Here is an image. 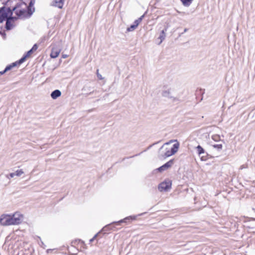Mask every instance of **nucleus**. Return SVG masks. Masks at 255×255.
I'll list each match as a JSON object with an SVG mask.
<instances>
[{
	"instance_id": "obj_1",
	"label": "nucleus",
	"mask_w": 255,
	"mask_h": 255,
	"mask_svg": "<svg viewBox=\"0 0 255 255\" xmlns=\"http://www.w3.org/2000/svg\"><path fill=\"white\" fill-rule=\"evenodd\" d=\"M22 215L14 214L12 216L2 215L0 217V223L3 226L18 225L21 223Z\"/></svg>"
},
{
	"instance_id": "obj_2",
	"label": "nucleus",
	"mask_w": 255,
	"mask_h": 255,
	"mask_svg": "<svg viewBox=\"0 0 255 255\" xmlns=\"http://www.w3.org/2000/svg\"><path fill=\"white\" fill-rule=\"evenodd\" d=\"M135 216H130L126 217L124 219L121 220L119 221L113 222L112 223L105 226L100 232H101V233L104 232V233H103V234H106L107 233H106V232L114 229V228H115V225L120 226L121 225V223H122L129 222L131 220H135Z\"/></svg>"
},
{
	"instance_id": "obj_3",
	"label": "nucleus",
	"mask_w": 255,
	"mask_h": 255,
	"mask_svg": "<svg viewBox=\"0 0 255 255\" xmlns=\"http://www.w3.org/2000/svg\"><path fill=\"white\" fill-rule=\"evenodd\" d=\"M179 147V143L178 142L174 143L170 150H167L164 154H159L158 158L160 159H164L174 154L177 152Z\"/></svg>"
},
{
	"instance_id": "obj_4",
	"label": "nucleus",
	"mask_w": 255,
	"mask_h": 255,
	"mask_svg": "<svg viewBox=\"0 0 255 255\" xmlns=\"http://www.w3.org/2000/svg\"><path fill=\"white\" fill-rule=\"evenodd\" d=\"M35 10L34 7H33V10H31L30 8L25 9H21L18 10H16L15 12V13L17 16L18 17H19L21 16H24L26 17H29L34 12Z\"/></svg>"
},
{
	"instance_id": "obj_5",
	"label": "nucleus",
	"mask_w": 255,
	"mask_h": 255,
	"mask_svg": "<svg viewBox=\"0 0 255 255\" xmlns=\"http://www.w3.org/2000/svg\"><path fill=\"white\" fill-rule=\"evenodd\" d=\"M196 149L199 156H201L202 154H205V156H201V160L202 161H206L209 158H211V156H210L207 152H206L205 149L201 145H198L197 146H196Z\"/></svg>"
},
{
	"instance_id": "obj_6",
	"label": "nucleus",
	"mask_w": 255,
	"mask_h": 255,
	"mask_svg": "<svg viewBox=\"0 0 255 255\" xmlns=\"http://www.w3.org/2000/svg\"><path fill=\"white\" fill-rule=\"evenodd\" d=\"M172 183L170 180L164 181L158 185V189L160 192L167 191L171 188Z\"/></svg>"
},
{
	"instance_id": "obj_7",
	"label": "nucleus",
	"mask_w": 255,
	"mask_h": 255,
	"mask_svg": "<svg viewBox=\"0 0 255 255\" xmlns=\"http://www.w3.org/2000/svg\"><path fill=\"white\" fill-rule=\"evenodd\" d=\"M174 159H172L169 160L168 162L161 166L160 167H158L156 169V170H157L159 172H162L169 168L171 167L172 165L174 164Z\"/></svg>"
},
{
	"instance_id": "obj_8",
	"label": "nucleus",
	"mask_w": 255,
	"mask_h": 255,
	"mask_svg": "<svg viewBox=\"0 0 255 255\" xmlns=\"http://www.w3.org/2000/svg\"><path fill=\"white\" fill-rule=\"evenodd\" d=\"M161 95L163 97L168 98L172 100L173 102H176L179 101L178 99L171 96V93L170 90H164L162 91Z\"/></svg>"
},
{
	"instance_id": "obj_9",
	"label": "nucleus",
	"mask_w": 255,
	"mask_h": 255,
	"mask_svg": "<svg viewBox=\"0 0 255 255\" xmlns=\"http://www.w3.org/2000/svg\"><path fill=\"white\" fill-rule=\"evenodd\" d=\"M7 17V12H6L5 6L0 8V23H2Z\"/></svg>"
},
{
	"instance_id": "obj_10",
	"label": "nucleus",
	"mask_w": 255,
	"mask_h": 255,
	"mask_svg": "<svg viewBox=\"0 0 255 255\" xmlns=\"http://www.w3.org/2000/svg\"><path fill=\"white\" fill-rule=\"evenodd\" d=\"M65 0H54L51 5L59 8H62Z\"/></svg>"
},
{
	"instance_id": "obj_11",
	"label": "nucleus",
	"mask_w": 255,
	"mask_h": 255,
	"mask_svg": "<svg viewBox=\"0 0 255 255\" xmlns=\"http://www.w3.org/2000/svg\"><path fill=\"white\" fill-rule=\"evenodd\" d=\"M167 31V28L165 27L164 29L161 30L159 36L158 37V39H160V41L158 43V45H160L163 40H164L165 37H166V34L165 32Z\"/></svg>"
},
{
	"instance_id": "obj_12",
	"label": "nucleus",
	"mask_w": 255,
	"mask_h": 255,
	"mask_svg": "<svg viewBox=\"0 0 255 255\" xmlns=\"http://www.w3.org/2000/svg\"><path fill=\"white\" fill-rule=\"evenodd\" d=\"M61 95V92L59 90H55L51 93V97L54 99L55 100L57 98L59 97Z\"/></svg>"
},
{
	"instance_id": "obj_13",
	"label": "nucleus",
	"mask_w": 255,
	"mask_h": 255,
	"mask_svg": "<svg viewBox=\"0 0 255 255\" xmlns=\"http://www.w3.org/2000/svg\"><path fill=\"white\" fill-rule=\"evenodd\" d=\"M60 52V50L58 49H52L51 54H50V57L52 58H55L58 56L59 55V53Z\"/></svg>"
},
{
	"instance_id": "obj_14",
	"label": "nucleus",
	"mask_w": 255,
	"mask_h": 255,
	"mask_svg": "<svg viewBox=\"0 0 255 255\" xmlns=\"http://www.w3.org/2000/svg\"><path fill=\"white\" fill-rule=\"evenodd\" d=\"M38 48V45L37 44H34L32 47L28 50L25 54L28 57L34 51H36Z\"/></svg>"
},
{
	"instance_id": "obj_15",
	"label": "nucleus",
	"mask_w": 255,
	"mask_h": 255,
	"mask_svg": "<svg viewBox=\"0 0 255 255\" xmlns=\"http://www.w3.org/2000/svg\"><path fill=\"white\" fill-rule=\"evenodd\" d=\"M14 26L12 22L10 21V19H7L6 20L5 28L6 30H11Z\"/></svg>"
},
{
	"instance_id": "obj_16",
	"label": "nucleus",
	"mask_w": 255,
	"mask_h": 255,
	"mask_svg": "<svg viewBox=\"0 0 255 255\" xmlns=\"http://www.w3.org/2000/svg\"><path fill=\"white\" fill-rule=\"evenodd\" d=\"M27 58H28L27 56H26V54H24L19 60L14 62V63H15L16 66L17 65H20L23 63L26 60Z\"/></svg>"
},
{
	"instance_id": "obj_17",
	"label": "nucleus",
	"mask_w": 255,
	"mask_h": 255,
	"mask_svg": "<svg viewBox=\"0 0 255 255\" xmlns=\"http://www.w3.org/2000/svg\"><path fill=\"white\" fill-rule=\"evenodd\" d=\"M180 1L182 2L183 5L185 6H189L193 0H180Z\"/></svg>"
},
{
	"instance_id": "obj_18",
	"label": "nucleus",
	"mask_w": 255,
	"mask_h": 255,
	"mask_svg": "<svg viewBox=\"0 0 255 255\" xmlns=\"http://www.w3.org/2000/svg\"><path fill=\"white\" fill-rule=\"evenodd\" d=\"M16 64L14 62L12 63L11 64L7 65L5 68V71L7 72L8 71L10 70L12 68L15 67Z\"/></svg>"
},
{
	"instance_id": "obj_19",
	"label": "nucleus",
	"mask_w": 255,
	"mask_h": 255,
	"mask_svg": "<svg viewBox=\"0 0 255 255\" xmlns=\"http://www.w3.org/2000/svg\"><path fill=\"white\" fill-rule=\"evenodd\" d=\"M144 14L141 15L140 17H139L138 19H136L134 22H133V24H135L136 26H138V25H139V24L140 23V22L141 21V20H142L143 18L144 17Z\"/></svg>"
},
{
	"instance_id": "obj_20",
	"label": "nucleus",
	"mask_w": 255,
	"mask_h": 255,
	"mask_svg": "<svg viewBox=\"0 0 255 255\" xmlns=\"http://www.w3.org/2000/svg\"><path fill=\"white\" fill-rule=\"evenodd\" d=\"M137 26L133 23L131 24L129 27L127 29V31L128 32L133 31Z\"/></svg>"
},
{
	"instance_id": "obj_21",
	"label": "nucleus",
	"mask_w": 255,
	"mask_h": 255,
	"mask_svg": "<svg viewBox=\"0 0 255 255\" xmlns=\"http://www.w3.org/2000/svg\"><path fill=\"white\" fill-rule=\"evenodd\" d=\"M35 2V0H30L28 6L27 7V8H30L31 10H33V8L32 7L33 6Z\"/></svg>"
},
{
	"instance_id": "obj_22",
	"label": "nucleus",
	"mask_w": 255,
	"mask_h": 255,
	"mask_svg": "<svg viewBox=\"0 0 255 255\" xmlns=\"http://www.w3.org/2000/svg\"><path fill=\"white\" fill-rule=\"evenodd\" d=\"M14 173H15V175L20 176L24 172L22 169H20L16 170Z\"/></svg>"
},
{
	"instance_id": "obj_23",
	"label": "nucleus",
	"mask_w": 255,
	"mask_h": 255,
	"mask_svg": "<svg viewBox=\"0 0 255 255\" xmlns=\"http://www.w3.org/2000/svg\"><path fill=\"white\" fill-rule=\"evenodd\" d=\"M214 148H216L218 150H221L222 148V144H216L213 145Z\"/></svg>"
},
{
	"instance_id": "obj_24",
	"label": "nucleus",
	"mask_w": 255,
	"mask_h": 255,
	"mask_svg": "<svg viewBox=\"0 0 255 255\" xmlns=\"http://www.w3.org/2000/svg\"><path fill=\"white\" fill-rule=\"evenodd\" d=\"M18 17L12 16V15H10V17L7 18V19H10V21L11 22H13L16 20L18 19Z\"/></svg>"
},
{
	"instance_id": "obj_25",
	"label": "nucleus",
	"mask_w": 255,
	"mask_h": 255,
	"mask_svg": "<svg viewBox=\"0 0 255 255\" xmlns=\"http://www.w3.org/2000/svg\"><path fill=\"white\" fill-rule=\"evenodd\" d=\"M220 138V137L218 135H214L212 136V139L216 141H218Z\"/></svg>"
},
{
	"instance_id": "obj_26",
	"label": "nucleus",
	"mask_w": 255,
	"mask_h": 255,
	"mask_svg": "<svg viewBox=\"0 0 255 255\" xmlns=\"http://www.w3.org/2000/svg\"><path fill=\"white\" fill-rule=\"evenodd\" d=\"M160 142V140L158 141H157V142H154V143H152V144H150V145H149V146L147 147V148L146 150H148V149H150V148H151L153 145H155V144H158V143H159Z\"/></svg>"
},
{
	"instance_id": "obj_27",
	"label": "nucleus",
	"mask_w": 255,
	"mask_h": 255,
	"mask_svg": "<svg viewBox=\"0 0 255 255\" xmlns=\"http://www.w3.org/2000/svg\"><path fill=\"white\" fill-rule=\"evenodd\" d=\"M5 10L6 12H7V15L8 14H10V15H12V12L10 7H7L6 9H5Z\"/></svg>"
},
{
	"instance_id": "obj_28",
	"label": "nucleus",
	"mask_w": 255,
	"mask_h": 255,
	"mask_svg": "<svg viewBox=\"0 0 255 255\" xmlns=\"http://www.w3.org/2000/svg\"><path fill=\"white\" fill-rule=\"evenodd\" d=\"M15 175V173L14 172L10 173L9 175H6L7 178L9 179L10 178H13Z\"/></svg>"
},
{
	"instance_id": "obj_29",
	"label": "nucleus",
	"mask_w": 255,
	"mask_h": 255,
	"mask_svg": "<svg viewBox=\"0 0 255 255\" xmlns=\"http://www.w3.org/2000/svg\"><path fill=\"white\" fill-rule=\"evenodd\" d=\"M102 233H101V232H98V233H97L96 235H95V236L93 237V240H95L98 237H99V236H100V235L102 234Z\"/></svg>"
},
{
	"instance_id": "obj_30",
	"label": "nucleus",
	"mask_w": 255,
	"mask_h": 255,
	"mask_svg": "<svg viewBox=\"0 0 255 255\" xmlns=\"http://www.w3.org/2000/svg\"><path fill=\"white\" fill-rule=\"evenodd\" d=\"M102 233H101V232H98V233H97L96 235H95V236L93 237V240H95L98 237H99V236H100V235L102 234Z\"/></svg>"
},
{
	"instance_id": "obj_31",
	"label": "nucleus",
	"mask_w": 255,
	"mask_h": 255,
	"mask_svg": "<svg viewBox=\"0 0 255 255\" xmlns=\"http://www.w3.org/2000/svg\"><path fill=\"white\" fill-rule=\"evenodd\" d=\"M98 71H99V70L98 69L97 70V77L99 79L102 80L103 79V78L102 77V76L98 73Z\"/></svg>"
},
{
	"instance_id": "obj_32",
	"label": "nucleus",
	"mask_w": 255,
	"mask_h": 255,
	"mask_svg": "<svg viewBox=\"0 0 255 255\" xmlns=\"http://www.w3.org/2000/svg\"><path fill=\"white\" fill-rule=\"evenodd\" d=\"M172 142V140H170V141L169 142H166L165 143H164L159 149V151L158 152L159 153V152L160 151V150L163 148V146H164V145L165 144H169L170 142Z\"/></svg>"
},
{
	"instance_id": "obj_33",
	"label": "nucleus",
	"mask_w": 255,
	"mask_h": 255,
	"mask_svg": "<svg viewBox=\"0 0 255 255\" xmlns=\"http://www.w3.org/2000/svg\"><path fill=\"white\" fill-rule=\"evenodd\" d=\"M41 244L40 245L41 247H42L43 249H45L46 245L43 243V242L42 241H40Z\"/></svg>"
},
{
	"instance_id": "obj_34",
	"label": "nucleus",
	"mask_w": 255,
	"mask_h": 255,
	"mask_svg": "<svg viewBox=\"0 0 255 255\" xmlns=\"http://www.w3.org/2000/svg\"><path fill=\"white\" fill-rule=\"evenodd\" d=\"M17 8V6H15L14 7H13L12 8H11L12 13L13 12V11H15Z\"/></svg>"
},
{
	"instance_id": "obj_35",
	"label": "nucleus",
	"mask_w": 255,
	"mask_h": 255,
	"mask_svg": "<svg viewBox=\"0 0 255 255\" xmlns=\"http://www.w3.org/2000/svg\"><path fill=\"white\" fill-rule=\"evenodd\" d=\"M247 168V166H246L245 165H242L240 166V169L242 170L244 168Z\"/></svg>"
},
{
	"instance_id": "obj_36",
	"label": "nucleus",
	"mask_w": 255,
	"mask_h": 255,
	"mask_svg": "<svg viewBox=\"0 0 255 255\" xmlns=\"http://www.w3.org/2000/svg\"><path fill=\"white\" fill-rule=\"evenodd\" d=\"M6 72V71H5V69H4L3 71H0V75H3L5 74Z\"/></svg>"
},
{
	"instance_id": "obj_37",
	"label": "nucleus",
	"mask_w": 255,
	"mask_h": 255,
	"mask_svg": "<svg viewBox=\"0 0 255 255\" xmlns=\"http://www.w3.org/2000/svg\"><path fill=\"white\" fill-rule=\"evenodd\" d=\"M15 6H17V8H19L20 6V4L19 3H17Z\"/></svg>"
},
{
	"instance_id": "obj_38",
	"label": "nucleus",
	"mask_w": 255,
	"mask_h": 255,
	"mask_svg": "<svg viewBox=\"0 0 255 255\" xmlns=\"http://www.w3.org/2000/svg\"><path fill=\"white\" fill-rule=\"evenodd\" d=\"M67 55H62V57H63V58H66V57H67Z\"/></svg>"
},
{
	"instance_id": "obj_39",
	"label": "nucleus",
	"mask_w": 255,
	"mask_h": 255,
	"mask_svg": "<svg viewBox=\"0 0 255 255\" xmlns=\"http://www.w3.org/2000/svg\"><path fill=\"white\" fill-rule=\"evenodd\" d=\"M52 251V250H51V249H48V250H47V253H49V252H50V251Z\"/></svg>"
},
{
	"instance_id": "obj_40",
	"label": "nucleus",
	"mask_w": 255,
	"mask_h": 255,
	"mask_svg": "<svg viewBox=\"0 0 255 255\" xmlns=\"http://www.w3.org/2000/svg\"><path fill=\"white\" fill-rule=\"evenodd\" d=\"M94 240H93V238H92L90 240V242L91 243L92 242H93Z\"/></svg>"
},
{
	"instance_id": "obj_41",
	"label": "nucleus",
	"mask_w": 255,
	"mask_h": 255,
	"mask_svg": "<svg viewBox=\"0 0 255 255\" xmlns=\"http://www.w3.org/2000/svg\"><path fill=\"white\" fill-rule=\"evenodd\" d=\"M187 30H188V29L185 28L184 30V32H186Z\"/></svg>"
},
{
	"instance_id": "obj_42",
	"label": "nucleus",
	"mask_w": 255,
	"mask_h": 255,
	"mask_svg": "<svg viewBox=\"0 0 255 255\" xmlns=\"http://www.w3.org/2000/svg\"><path fill=\"white\" fill-rule=\"evenodd\" d=\"M140 154V153H139V154H135V155L132 156V157L137 156V155H139ZM131 157H132V156Z\"/></svg>"
},
{
	"instance_id": "obj_43",
	"label": "nucleus",
	"mask_w": 255,
	"mask_h": 255,
	"mask_svg": "<svg viewBox=\"0 0 255 255\" xmlns=\"http://www.w3.org/2000/svg\"><path fill=\"white\" fill-rule=\"evenodd\" d=\"M205 154H202V155H201V156H200L201 157V156H205Z\"/></svg>"
},
{
	"instance_id": "obj_44",
	"label": "nucleus",
	"mask_w": 255,
	"mask_h": 255,
	"mask_svg": "<svg viewBox=\"0 0 255 255\" xmlns=\"http://www.w3.org/2000/svg\"><path fill=\"white\" fill-rule=\"evenodd\" d=\"M93 110V109H91V110H89V112L92 111Z\"/></svg>"
},
{
	"instance_id": "obj_45",
	"label": "nucleus",
	"mask_w": 255,
	"mask_h": 255,
	"mask_svg": "<svg viewBox=\"0 0 255 255\" xmlns=\"http://www.w3.org/2000/svg\"><path fill=\"white\" fill-rule=\"evenodd\" d=\"M1 32L0 31V34H1Z\"/></svg>"
}]
</instances>
